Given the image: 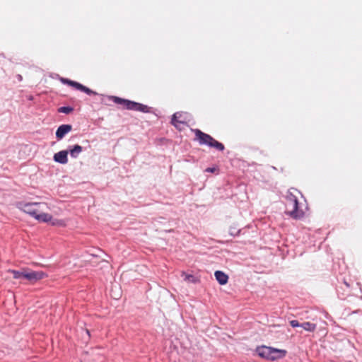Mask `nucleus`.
<instances>
[{
  "label": "nucleus",
  "instance_id": "nucleus-1",
  "mask_svg": "<svg viewBox=\"0 0 362 362\" xmlns=\"http://www.w3.org/2000/svg\"><path fill=\"white\" fill-rule=\"evenodd\" d=\"M293 191L297 192V189L292 188L289 189L286 194V208L291 209L288 213L294 218H300L303 216L302 210L299 209L298 202L296 196L293 194Z\"/></svg>",
  "mask_w": 362,
  "mask_h": 362
},
{
  "label": "nucleus",
  "instance_id": "nucleus-2",
  "mask_svg": "<svg viewBox=\"0 0 362 362\" xmlns=\"http://www.w3.org/2000/svg\"><path fill=\"white\" fill-rule=\"evenodd\" d=\"M193 132H194L196 139L198 140L200 145H206L211 148H214L220 151H223L224 150V145L215 140L211 135L204 133L198 129H194Z\"/></svg>",
  "mask_w": 362,
  "mask_h": 362
},
{
  "label": "nucleus",
  "instance_id": "nucleus-3",
  "mask_svg": "<svg viewBox=\"0 0 362 362\" xmlns=\"http://www.w3.org/2000/svg\"><path fill=\"white\" fill-rule=\"evenodd\" d=\"M16 207L35 218L37 213L45 211L47 206L45 203L42 202H18L16 203Z\"/></svg>",
  "mask_w": 362,
  "mask_h": 362
},
{
  "label": "nucleus",
  "instance_id": "nucleus-4",
  "mask_svg": "<svg viewBox=\"0 0 362 362\" xmlns=\"http://www.w3.org/2000/svg\"><path fill=\"white\" fill-rule=\"evenodd\" d=\"M256 353L261 358L274 361L285 356L286 351L262 346L256 349Z\"/></svg>",
  "mask_w": 362,
  "mask_h": 362
},
{
  "label": "nucleus",
  "instance_id": "nucleus-5",
  "mask_svg": "<svg viewBox=\"0 0 362 362\" xmlns=\"http://www.w3.org/2000/svg\"><path fill=\"white\" fill-rule=\"evenodd\" d=\"M60 80L64 84H67L70 86H72V87L76 88L77 90H79L82 92L86 93V94H88L89 95H98V93L92 90L89 88L82 85L81 83H80L78 82L71 81L70 79L65 78H62Z\"/></svg>",
  "mask_w": 362,
  "mask_h": 362
},
{
  "label": "nucleus",
  "instance_id": "nucleus-6",
  "mask_svg": "<svg viewBox=\"0 0 362 362\" xmlns=\"http://www.w3.org/2000/svg\"><path fill=\"white\" fill-rule=\"evenodd\" d=\"M47 276V274L41 271H32L28 269H24V279L30 283H35Z\"/></svg>",
  "mask_w": 362,
  "mask_h": 362
},
{
  "label": "nucleus",
  "instance_id": "nucleus-7",
  "mask_svg": "<svg viewBox=\"0 0 362 362\" xmlns=\"http://www.w3.org/2000/svg\"><path fill=\"white\" fill-rule=\"evenodd\" d=\"M117 104L124 105L127 110L137 111L138 103L123 99L117 96H111L110 98Z\"/></svg>",
  "mask_w": 362,
  "mask_h": 362
},
{
  "label": "nucleus",
  "instance_id": "nucleus-8",
  "mask_svg": "<svg viewBox=\"0 0 362 362\" xmlns=\"http://www.w3.org/2000/svg\"><path fill=\"white\" fill-rule=\"evenodd\" d=\"M68 153L69 151L66 150L60 151L54 155L53 159L56 163L66 164L68 162Z\"/></svg>",
  "mask_w": 362,
  "mask_h": 362
},
{
  "label": "nucleus",
  "instance_id": "nucleus-9",
  "mask_svg": "<svg viewBox=\"0 0 362 362\" xmlns=\"http://www.w3.org/2000/svg\"><path fill=\"white\" fill-rule=\"evenodd\" d=\"M71 129L72 127L70 124L60 125L56 131V137L59 140L63 139L64 136L71 130Z\"/></svg>",
  "mask_w": 362,
  "mask_h": 362
},
{
  "label": "nucleus",
  "instance_id": "nucleus-10",
  "mask_svg": "<svg viewBox=\"0 0 362 362\" xmlns=\"http://www.w3.org/2000/svg\"><path fill=\"white\" fill-rule=\"evenodd\" d=\"M216 279L221 285H224L228 282V276L221 271L215 272Z\"/></svg>",
  "mask_w": 362,
  "mask_h": 362
},
{
  "label": "nucleus",
  "instance_id": "nucleus-11",
  "mask_svg": "<svg viewBox=\"0 0 362 362\" xmlns=\"http://www.w3.org/2000/svg\"><path fill=\"white\" fill-rule=\"evenodd\" d=\"M35 218L40 222L47 223L51 221L52 216L42 211V212L37 213Z\"/></svg>",
  "mask_w": 362,
  "mask_h": 362
},
{
  "label": "nucleus",
  "instance_id": "nucleus-12",
  "mask_svg": "<svg viewBox=\"0 0 362 362\" xmlns=\"http://www.w3.org/2000/svg\"><path fill=\"white\" fill-rule=\"evenodd\" d=\"M83 148L81 146L76 144L72 148H69V153L71 158H76L78 155L82 152Z\"/></svg>",
  "mask_w": 362,
  "mask_h": 362
},
{
  "label": "nucleus",
  "instance_id": "nucleus-13",
  "mask_svg": "<svg viewBox=\"0 0 362 362\" xmlns=\"http://www.w3.org/2000/svg\"><path fill=\"white\" fill-rule=\"evenodd\" d=\"M182 116V114L181 112H175L173 115L172 119H171V124L175 126L176 128H178L179 124H184L185 122L183 121L180 120Z\"/></svg>",
  "mask_w": 362,
  "mask_h": 362
},
{
  "label": "nucleus",
  "instance_id": "nucleus-14",
  "mask_svg": "<svg viewBox=\"0 0 362 362\" xmlns=\"http://www.w3.org/2000/svg\"><path fill=\"white\" fill-rule=\"evenodd\" d=\"M300 327L308 332H313L316 329V325L309 322H305L300 324Z\"/></svg>",
  "mask_w": 362,
  "mask_h": 362
},
{
  "label": "nucleus",
  "instance_id": "nucleus-15",
  "mask_svg": "<svg viewBox=\"0 0 362 362\" xmlns=\"http://www.w3.org/2000/svg\"><path fill=\"white\" fill-rule=\"evenodd\" d=\"M9 272L13 274V277L16 279L24 278V269L22 271L10 270Z\"/></svg>",
  "mask_w": 362,
  "mask_h": 362
},
{
  "label": "nucleus",
  "instance_id": "nucleus-16",
  "mask_svg": "<svg viewBox=\"0 0 362 362\" xmlns=\"http://www.w3.org/2000/svg\"><path fill=\"white\" fill-rule=\"evenodd\" d=\"M74 111V108L70 106H63L58 109V112L64 114H69Z\"/></svg>",
  "mask_w": 362,
  "mask_h": 362
},
{
  "label": "nucleus",
  "instance_id": "nucleus-17",
  "mask_svg": "<svg viewBox=\"0 0 362 362\" xmlns=\"http://www.w3.org/2000/svg\"><path fill=\"white\" fill-rule=\"evenodd\" d=\"M241 229H238L235 226H231L229 228V233L231 236H236L240 234Z\"/></svg>",
  "mask_w": 362,
  "mask_h": 362
},
{
  "label": "nucleus",
  "instance_id": "nucleus-18",
  "mask_svg": "<svg viewBox=\"0 0 362 362\" xmlns=\"http://www.w3.org/2000/svg\"><path fill=\"white\" fill-rule=\"evenodd\" d=\"M137 111L141 112H145V113L149 112L150 107L146 105L138 103Z\"/></svg>",
  "mask_w": 362,
  "mask_h": 362
},
{
  "label": "nucleus",
  "instance_id": "nucleus-19",
  "mask_svg": "<svg viewBox=\"0 0 362 362\" xmlns=\"http://www.w3.org/2000/svg\"><path fill=\"white\" fill-rule=\"evenodd\" d=\"M182 276L183 277L184 280L187 282H194L195 281V277L192 274H187L185 272H182Z\"/></svg>",
  "mask_w": 362,
  "mask_h": 362
},
{
  "label": "nucleus",
  "instance_id": "nucleus-20",
  "mask_svg": "<svg viewBox=\"0 0 362 362\" xmlns=\"http://www.w3.org/2000/svg\"><path fill=\"white\" fill-rule=\"evenodd\" d=\"M300 324L298 320H293L290 321V325L292 327H300Z\"/></svg>",
  "mask_w": 362,
  "mask_h": 362
},
{
  "label": "nucleus",
  "instance_id": "nucleus-21",
  "mask_svg": "<svg viewBox=\"0 0 362 362\" xmlns=\"http://www.w3.org/2000/svg\"><path fill=\"white\" fill-rule=\"evenodd\" d=\"M216 170V169L215 168H207L205 171L209 173H214Z\"/></svg>",
  "mask_w": 362,
  "mask_h": 362
},
{
  "label": "nucleus",
  "instance_id": "nucleus-22",
  "mask_svg": "<svg viewBox=\"0 0 362 362\" xmlns=\"http://www.w3.org/2000/svg\"><path fill=\"white\" fill-rule=\"evenodd\" d=\"M16 77H17V78H18V80L19 81H22V79H23L22 76H21V75H20V74H18V75L16 76Z\"/></svg>",
  "mask_w": 362,
  "mask_h": 362
},
{
  "label": "nucleus",
  "instance_id": "nucleus-23",
  "mask_svg": "<svg viewBox=\"0 0 362 362\" xmlns=\"http://www.w3.org/2000/svg\"><path fill=\"white\" fill-rule=\"evenodd\" d=\"M344 284L346 287H349V284L347 282L344 281Z\"/></svg>",
  "mask_w": 362,
  "mask_h": 362
},
{
  "label": "nucleus",
  "instance_id": "nucleus-24",
  "mask_svg": "<svg viewBox=\"0 0 362 362\" xmlns=\"http://www.w3.org/2000/svg\"><path fill=\"white\" fill-rule=\"evenodd\" d=\"M119 296V293H118L117 295L115 296V298H117Z\"/></svg>",
  "mask_w": 362,
  "mask_h": 362
}]
</instances>
